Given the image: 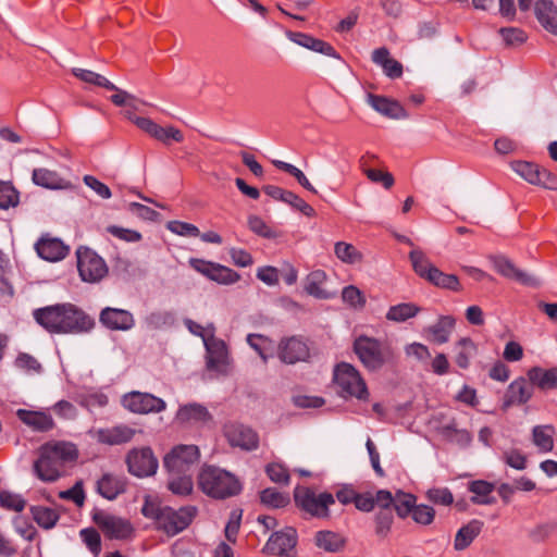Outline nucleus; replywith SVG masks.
<instances>
[{
    "label": "nucleus",
    "mask_w": 557,
    "mask_h": 557,
    "mask_svg": "<svg viewBox=\"0 0 557 557\" xmlns=\"http://www.w3.org/2000/svg\"><path fill=\"white\" fill-rule=\"evenodd\" d=\"M33 317L46 331L55 334L84 333L95 325L92 318L70 302L36 309Z\"/></svg>",
    "instance_id": "1"
},
{
    "label": "nucleus",
    "mask_w": 557,
    "mask_h": 557,
    "mask_svg": "<svg viewBox=\"0 0 557 557\" xmlns=\"http://www.w3.org/2000/svg\"><path fill=\"white\" fill-rule=\"evenodd\" d=\"M78 458V448L66 441H51L39 448L38 459L34 462V472L44 482H55Z\"/></svg>",
    "instance_id": "2"
},
{
    "label": "nucleus",
    "mask_w": 557,
    "mask_h": 557,
    "mask_svg": "<svg viewBox=\"0 0 557 557\" xmlns=\"http://www.w3.org/2000/svg\"><path fill=\"white\" fill-rule=\"evenodd\" d=\"M141 513L152 519L157 529L163 531L170 536L176 535L185 530L193 521L196 515V508L193 506L181 507L174 509L169 506H161L160 504L146 499L141 508Z\"/></svg>",
    "instance_id": "3"
},
{
    "label": "nucleus",
    "mask_w": 557,
    "mask_h": 557,
    "mask_svg": "<svg viewBox=\"0 0 557 557\" xmlns=\"http://www.w3.org/2000/svg\"><path fill=\"white\" fill-rule=\"evenodd\" d=\"M198 484L205 494L218 499L232 497L242 491V484L234 474L213 466L202 468Z\"/></svg>",
    "instance_id": "4"
},
{
    "label": "nucleus",
    "mask_w": 557,
    "mask_h": 557,
    "mask_svg": "<svg viewBox=\"0 0 557 557\" xmlns=\"http://www.w3.org/2000/svg\"><path fill=\"white\" fill-rule=\"evenodd\" d=\"M354 351L361 363L371 371L381 369L394 357L393 349L387 343L366 335H360L355 339Z\"/></svg>",
    "instance_id": "5"
},
{
    "label": "nucleus",
    "mask_w": 557,
    "mask_h": 557,
    "mask_svg": "<svg viewBox=\"0 0 557 557\" xmlns=\"http://www.w3.org/2000/svg\"><path fill=\"white\" fill-rule=\"evenodd\" d=\"M414 272L431 284L450 290H459L460 283L456 275L446 274L437 269L420 249H413L409 253Z\"/></svg>",
    "instance_id": "6"
},
{
    "label": "nucleus",
    "mask_w": 557,
    "mask_h": 557,
    "mask_svg": "<svg viewBox=\"0 0 557 557\" xmlns=\"http://www.w3.org/2000/svg\"><path fill=\"white\" fill-rule=\"evenodd\" d=\"M296 505L305 512L324 518L329 516V507L335 503L331 493L323 492L317 494L313 490L306 486H297L294 491Z\"/></svg>",
    "instance_id": "7"
},
{
    "label": "nucleus",
    "mask_w": 557,
    "mask_h": 557,
    "mask_svg": "<svg viewBox=\"0 0 557 557\" xmlns=\"http://www.w3.org/2000/svg\"><path fill=\"white\" fill-rule=\"evenodd\" d=\"M77 269L84 282L97 283L108 274L106 261L89 248L81 247L76 251Z\"/></svg>",
    "instance_id": "8"
},
{
    "label": "nucleus",
    "mask_w": 557,
    "mask_h": 557,
    "mask_svg": "<svg viewBox=\"0 0 557 557\" xmlns=\"http://www.w3.org/2000/svg\"><path fill=\"white\" fill-rule=\"evenodd\" d=\"M334 379L341 391L358 399L368 398V388L358 370L349 363H341L334 371Z\"/></svg>",
    "instance_id": "9"
},
{
    "label": "nucleus",
    "mask_w": 557,
    "mask_h": 557,
    "mask_svg": "<svg viewBox=\"0 0 557 557\" xmlns=\"http://www.w3.org/2000/svg\"><path fill=\"white\" fill-rule=\"evenodd\" d=\"M510 166L528 183L549 190H557V176L547 169L527 161H513Z\"/></svg>",
    "instance_id": "10"
},
{
    "label": "nucleus",
    "mask_w": 557,
    "mask_h": 557,
    "mask_svg": "<svg viewBox=\"0 0 557 557\" xmlns=\"http://www.w3.org/2000/svg\"><path fill=\"white\" fill-rule=\"evenodd\" d=\"M126 465L129 473L137 478L153 475L159 466L158 459L150 447L131 449L126 455Z\"/></svg>",
    "instance_id": "11"
},
{
    "label": "nucleus",
    "mask_w": 557,
    "mask_h": 557,
    "mask_svg": "<svg viewBox=\"0 0 557 557\" xmlns=\"http://www.w3.org/2000/svg\"><path fill=\"white\" fill-rule=\"evenodd\" d=\"M200 456L199 448L196 445H177L169 451L163 463L169 473H183L189 470V467L198 461Z\"/></svg>",
    "instance_id": "12"
},
{
    "label": "nucleus",
    "mask_w": 557,
    "mask_h": 557,
    "mask_svg": "<svg viewBox=\"0 0 557 557\" xmlns=\"http://www.w3.org/2000/svg\"><path fill=\"white\" fill-rule=\"evenodd\" d=\"M188 263L196 272L219 284L230 285L240 278L236 271L220 263L199 258H190Z\"/></svg>",
    "instance_id": "13"
},
{
    "label": "nucleus",
    "mask_w": 557,
    "mask_h": 557,
    "mask_svg": "<svg viewBox=\"0 0 557 557\" xmlns=\"http://www.w3.org/2000/svg\"><path fill=\"white\" fill-rule=\"evenodd\" d=\"M122 405L131 412L140 414L158 413L166 409V404L163 399L152 394L140 392H131L124 395Z\"/></svg>",
    "instance_id": "14"
},
{
    "label": "nucleus",
    "mask_w": 557,
    "mask_h": 557,
    "mask_svg": "<svg viewBox=\"0 0 557 557\" xmlns=\"http://www.w3.org/2000/svg\"><path fill=\"white\" fill-rule=\"evenodd\" d=\"M94 520L103 534L111 540H127L134 534L132 523L124 518L99 512L94 516Z\"/></svg>",
    "instance_id": "15"
},
{
    "label": "nucleus",
    "mask_w": 557,
    "mask_h": 557,
    "mask_svg": "<svg viewBox=\"0 0 557 557\" xmlns=\"http://www.w3.org/2000/svg\"><path fill=\"white\" fill-rule=\"evenodd\" d=\"M133 122L141 131L164 145H170L171 141L182 143L184 140L183 133L174 126L162 127L151 119L140 116L134 117Z\"/></svg>",
    "instance_id": "16"
},
{
    "label": "nucleus",
    "mask_w": 557,
    "mask_h": 557,
    "mask_svg": "<svg viewBox=\"0 0 557 557\" xmlns=\"http://www.w3.org/2000/svg\"><path fill=\"white\" fill-rule=\"evenodd\" d=\"M203 344L207 350L208 369L219 373H225L230 362L226 344L212 334H210L208 338H205Z\"/></svg>",
    "instance_id": "17"
},
{
    "label": "nucleus",
    "mask_w": 557,
    "mask_h": 557,
    "mask_svg": "<svg viewBox=\"0 0 557 557\" xmlns=\"http://www.w3.org/2000/svg\"><path fill=\"white\" fill-rule=\"evenodd\" d=\"M224 435L233 447L245 450L256 449L259 445L257 433L248 426L238 423H228L224 426Z\"/></svg>",
    "instance_id": "18"
},
{
    "label": "nucleus",
    "mask_w": 557,
    "mask_h": 557,
    "mask_svg": "<svg viewBox=\"0 0 557 557\" xmlns=\"http://www.w3.org/2000/svg\"><path fill=\"white\" fill-rule=\"evenodd\" d=\"M212 420L208 409L198 403L185 404L178 407L174 421L180 425H203Z\"/></svg>",
    "instance_id": "19"
},
{
    "label": "nucleus",
    "mask_w": 557,
    "mask_h": 557,
    "mask_svg": "<svg viewBox=\"0 0 557 557\" xmlns=\"http://www.w3.org/2000/svg\"><path fill=\"white\" fill-rule=\"evenodd\" d=\"M297 544V532L294 528L273 533L263 550L271 555H288Z\"/></svg>",
    "instance_id": "20"
},
{
    "label": "nucleus",
    "mask_w": 557,
    "mask_h": 557,
    "mask_svg": "<svg viewBox=\"0 0 557 557\" xmlns=\"http://www.w3.org/2000/svg\"><path fill=\"white\" fill-rule=\"evenodd\" d=\"M277 354L281 361L294 364L308 359L309 348L304 341L297 337H289L281 341Z\"/></svg>",
    "instance_id": "21"
},
{
    "label": "nucleus",
    "mask_w": 557,
    "mask_h": 557,
    "mask_svg": "<svg viewBox=\"0 0 557 557\" xmlns=\"http://www.w3.org/2000/svg\"><path fill=\"white\" fill-rule=\"evenodd\" d=\"M100 322L114 331H128L135 325L133 314L123 309L107 307L100 312Z\"/></svg>",
    "instance_id": "22"
},
{
    "label": "nucleus",
    "mask_w": 557,
    "mask_h": 557,
    "mask_svg": "<svg viewBox=\"0 0 557 557\" xmlns=\"http://www.w3.org/2000/svg\"><path fill=\"white\" fill-rule=\"evenodd\" d=\"M532 397V388L524 377H518L512 381L503 398L502 409L508 410L515 405H523Z\"/></svg>",
    "instance_id": "23"
},
{
    "label": "nucleus",
    "mask_w": 557,
    "mask_h": 557,
    "mask_svg": "<svg viewBox=\"0 0 557 557\" xmlns=\"http://www.w3.org/2000/svg\"><path fill=\"white\" fill-rule=\"evenodd\" d=\"M137 433H141L131 425L119 424L108 429H100L97 438L102 444L121 445L131 442Z\"/></svg>",
    "instance_id": "24"
},
{
    "label": "nucleus",
    "mask_w": 557,
    "mask_h": 557,
    "mask_svg": "<svg viewBox=\"0 0 557 557\" xmlns=\"http://www.w3.org/2000/svg\"><path fill=\"white\" fill-rule=\"evenodd\" d=\"M393 503V495L389 491L379 490L375 493L370 491L358 493L355 507L363 512H370L375 506L379 508L391 507Z\"/></svg>",
    "instance_id": "25"
},
{
    "label": "nucleus",
    "mask_w": 557,
    "mask_h": 557,
    "mask_svg": "<svg viewBox=\"0 0 557 557\" xmlns=\"http://www.w3.org/2000/svg\"><path fill=\"white\" fill-rule=\"evenodd\" d=\"M368 103L376 112L389 119L401 120L409 116L408 112L398 101L383 96L370 94L368 96Z\"/></svg>",
    "instance_id": "26"
},
{
    "label": "nucleus",
    "mask_w": 557,
    "mask_h": 557,
    "mask_svg": "<svg viewBox=\"0 0 557 557\" xmlns=\"http://www.w3.org/2000/svg\"><path fill=\"white\" fill-rule=\"evenodd\" d=\"M37 253L47 261H59L66 257L69 247L59 238L41 237L36 244Z\"/></svg>",
    "instance_id": "27"
},
{
    "label": "nucleus",
    "mask_w": 557,
    "mask_h": 557,
    "mask_svg": "<svg viewBox=\"0 0 557 557\" xmlns=\"http://www.w3.org/2000/svg\"><path fill=\"white\" fill-rule=\"evenodd\" d=\"M16 416L23 423L37 432H48L54 428L52 417L45 411L18 409Z\"/></svg>",
    "instance_id": "28"
},
{
    "label": "nucleus",
    "mask_w": 557,
    "mask_h": 557,
    "mask_svg": "<svg viewBox=\"0 0 557 557\" xmlns=\"http://www.w3.org/2000/svg\"><path fill=\"white\" fill-rule=\"evenodd\" d=\"M534 13L539 23L553 35H557V7L550 0H537Z\"/></svg>",
    "instance_id": "29"
},
{
    "label": "nucleus",
    "mask_w": 557,
    "mask_h": 557,
    "mask_svg": "<svg viewBox=\"0 0 557 557\" xmlns=\"http://www.w3.org/2000/svg\"><path fill=\"white\" fill-rule=\"evenodd\" d=\"M494 268L499 274L508 278L516 280L524 285L537 286L540 284V280L537 277L517 269L515 264L505 258L495 259Z\"/></svg>",
    "instance_id": "30"
},
{
    "label": "nucleus",
    "mask_w": 557,
    "mask_h": 557,
    "mask_svg": "<svg viewBox=\"0 0 557 557\" xmlns=\"http://www.w3.org/2000/svg\"><path fill=\"white\" fill-rule=\"evenodd\" d=\"M372 61L380 65L389 78H399L403 75L401 63L392 58L389 51L384 47L372 52Z\"/></svg>",
    "instance_id": "31"
},
{
    "label": "nucleus",
    "mask_w": 557,
    "mask_h": 557,
    "mask_svg": "<svg viewBox=\"0 0 557 557\" xmlns=\"http://www.w3.org/2000/svg\"><path fill=\"white\" fill-rule=\"evenodd\" d=\"M454 361L460 369H468L478 354V346L470 337H462L454 346Z\"/></svg>",
    "instance_id": "32"
},
{
    "label": "nucleus",
    "mask_w": 557,
    "mask_h": 557,
    "mask_svg": "<svg viewBox=\"0 0 557 557\" xmlns=\"http://www.w3.org/2000/svg\"><path fill=\"white\" fill-rule=\"evenodd\" d=\"M482 528L483 522L475 519L461 527L455 535L454 548L458 552L468 548L481 533Z\"/></svg>",
    "instance_id": "33"
},
{
    "label": "nucleus",
    "mask_w": 557,
    "mask_h": 557,
    "mask_svg": "<svg viewBox=\"0 0 557 557\" xmlns=\"http://www.w3.org/2000/svg\"><path fill=\"white\" fill-rule=\"evenodd\" d=\"M327 275L323 270H314L306 277L305 290L319 299H330L334 296L333 293L324 288Z\"/></svg>",
    "instance_id": "34"
},
{
    "label": "nucleus",
    "mask_w": 557,
    "mask_h": 557,
    "mask_svg": "<svg viewBox=\"0 0 557 557\" xmlns=\"http://www.w3.org/2000/svg\"><path fill=\"white\" fill-rule=\"evenodd\" d=\"M455 323L456 321L453 317L442 315L436 323L428 327V338L436 344L447 343L455 327Z\"/></svg>",
    "instance_id": "35"
},
{
    "label": "nucleus",
    "mask_w": 557,
    "mask_h": 557,
    "mask_svg": "<svg viewBox=\"0 0 557 557\" xmlns=\"http://www.w3.org/2000/svg\"><path fill=\"white\" fill-rule=\"evenodd\" d=\"M33 182L50 189H66L71 186L70 182L62 178L57 172L44 168L33 171Z\"/></svg>",
    "instance_id": "36"
},
{
    "label": "nucleus",
    "mask_w": 557,
    "mask_h": 557,
    "mask_svg": "<svg viewBox=\"0 0 557 557\" xmlns=\"http://www.w3.org/2000/svg\"><path fill=\"white\" fill-rule=\"evenodd\" d=\"M529 381L541 389L557 388V368L545 370L533 367L528 371Z\"/></svg>",
    "instance_id": "37"
},
{
    "label": "nucleus",
    "mask_w": 557,
    "mask_h": 557,
    "mask_svg": "<svg viewBox=\"0 0 557 557\" xmlns=\"http://www.w3.org/2000/svg\"><path fill=\"white\" fill-rule=\"evenodd\" d=\"M124 481L112 474H103L97 482V492L109 500L115 499L120 494L124 493Z\"/></svg>",
    "instance_id": "38"
},
{
    "label": "nucleus",
    "mask_w": 557,
    "mask_h": 557,
    "mask_svg": "<svg viewBox=\"0 0 557 557\" xmlns=\"http://www.w3.org/2000/svg\"><path fill=\"white\" fill-rule=\"evenodd\" d=\"M289 38L295 44L307 49H310L312 51L320 52L329 57H336V51L334 50V48L323 40L313 38L302 33H290Z\"/></svg>",
    "instance_id": "39"
},
{
    "label": "nucleus",
    "mask_w": 557,
    "mask_h": 557,
    "mask_svg": "<svg viewBox=\"0 0 557 557\" xmlns=\"http://www.w3.org/2000/svg\"><path fill=\"white\" fill-rule=\"evenodd\" d=\"M555 429L550 424L536 425L532 430L533 444L542 453H549L554 448Z\"/></svg>",
    "instance_id": "40"
},
{
    "label": "nucleus",
    "mask_w": 557,
    "mask_h": 557,
    "mask_svg": "<svg viewBox=\"0 0 557 557\" xmlns=\"http://www.w3.org/2000/svg\"><path fill=\"white\" fill-rule=\"evenodd\" d=\"M420 311L421 308L413 302H401L389 307L385 317L388 321L401 323L414 318Z\"/></svg>",
    "instance_id": "41"
},
{
    "label": "nucleus",
    "mask_w": 557,
    "mask_h": 557,
    "mask_svg": "<svg viewBox=\"0 0 557 557\" xmlns=\"http://www.w3.org/2000/svg\"><path fill=\"white\" fill-rule=\"evenodd\" d=\"M30 513L36 523L46 530L52 529L60 518L57 509L45 506L30 507Z\"/></svg>",
    "instance_id": "42"
},
{
    "label": "nucleus",
    "mask_w": 557,
    "mask_h": 557,
    "mask_svg": "<svg viewBox=\"0 0 557 557\" xmlns=\"http://www.w3.org/2000/svg\"><path fill=\"white\" fill-rule=\"evenodd\" d=\"M469 491L474 494V496L471 497V502L474 504L490 505L494 503V498L491 497L494 485L487 481H472L469 484Z\"/></svg>",
    "instance_id": "43"
},
{
    "label": "nucleus",
    "mask_w": 557,
    "mask_h": 557,
    "mask_svg": "<svg viewBox=\"0 0 557 557\" xmlns=\"http://www.w3.org/2000/svg\"><path fill=\"white\" fill-rule=\"evenodd\" d=\"M168 488L175 495L187 496L193 492V480L187 472L169 473Z\"/></svg>",
    "instance_id": "44"
},
{
    "label": "nucleus",
    "mask_w": 557,
    "mask_h": 557,
    "mask_svg": "<svg viewBox=\"0 0 557 557\" xmlns=\"http://www.w3.org/2000/svg\"><path fill=\"white\" fill-rule=\"evenodd\" d=\"M335 256L344 263L356 264L362 261V253L351 244L337 242L334 246Z\"/></svg>",
    "instance_id": "45"
},
{
    "label": "nucleus",
    "mask_w": 557,
    "mask_h": 557,
    "mask_svg": "<svg viewBox=\"0 0 557 557\" xmlns=\"http://www.w3.org/2000/svg\"><path fill=\"white\" fill-rule=\"evenodd\" d=\"M315 544L326 552H337L344 546V539L331 531H320L315 534Z\"/></svg>",
    "instance_id": "46"
},
{
    "label": "nucleus",
    "mask_w": 557,
    "mask_h": 557,
    "mask_svg": "<svg viewBox=\"0 0 557 557\" xmlns=\"http://www.w3.org/2000/svg\"><path fill=\"white\" fill-rule=\"evenodd\" d=\"M73 74L86 84L100 86L106 89H116V86L113 83H111L108 78L92 71L84 69H74Z\"/></svg>",
    "instance_id": "47"
},
{
    "label": "nucleus",
    "mask_w": 557,
    "mask_h": 557,
    "mask_svg": "<svg viewBox=\"0 0 557 557\" xmlns=\"http://www.w3.org/2000/svg\"><path fill=\"white\" fill-rule=\"evenodd\" d=\"M397 515L400 518L408 517L416 506V497L411 494L397 492L395 496H393V503Z\"/></svg>",
    "instance_id": "48"
},
{
    "label": "nucleus",
    "mask_w": 557,
    "mask_h": 557,
    "mask_svg": "<svg viewBox=\"0 0 557 557\" xmlns=\"http://www.w3.org/2000/svg\"><path fill=\"white\" fill-rule=\"evenodd\" d=\"M273 164L290 174L292 176H294L297 182L304 187L306 188L307 190L313 193V194H317V189L312 186V184L309 182V180L307 178V176L304 174V172L301 170H299L298 168H296L295 165L290 164V163H287V162H284V161H280V160H275L273 161Z\"/></svg>",
    "instance_id": "49"
},
{
    "label": "nucleus",
    "mask_w": 557,
    "mask_h": 557,
    "mask_svg": "<svg viewBox=\"0 0 557 557\" xmlns=\"http://www.w3.org/2000/svg\"><path fill=\"white\" fill-rule=\"evenodd\" d=\"M247 343L259 354L262 360L267 362L270 357L268 352L273 349L272 341L259 334H249L247 336Z\"/></svg>",
    "instance_id": "50"
},
{
    "label": "nucleus",
    "mask_w": 557,
    "mask_h": 557,
    "mask_svg": "<svg viewBox=\"0 0 557 557\" xmlns=\"http://www.w3.org/2000/svg\"><path fill=\"white\" fill-rule=\"evenodd\" d=\"M261 503L273 507V508H282L286 506L289 502V498L286 494L278 492L276 488H265L260 494Z\"/></svg>",
    "instance_id": "51"
},
{
    "label": "nucleus",
    "mask_w": 557,
    "mask_h": 557,
    "mask_svg": "<svg viewBox=\"0 0 557 557\" xmlns=\"http://www.w3.org/2000/svg\"><path fill=\"white\" fill-rule=\"evenodd\" d=\"M393 519L391 507L380 508L374 517L375 533L379 536H386L391 530Z\"/></svg>",
    "instance_id": "52"
},
{
    "label": "nucleus",
    "mask_w": 557,
    "mask_h": 557,
    "mask_svg": "<svg viewBox=\"0 0 557 557\" xmlns=\"http://www.w3.org/2000/svg\"><path fill=\"white\" fill-rule=\"evenodd\" d=\"M342 299L345 304L355 309H361L366 305V297L363 293L354 285L344 287L342 292Z\"/></svg>",
    "instance_id": "53"
},
{
    "label": "nucleus",
    "mask_w": 557,
    "mask_h": 557,
    "mask_svg": "<svg viewBox=\"0 0 557 557\" xmlns=\"http://www.w3.org/2000/svg\"><path fill=\"white\" fill-rule=\"evenodd\" d=\"M18 203L17 190L7 182H0V208L9 209Z\"/></svg>",
    "instance_id": "54"
},
{
    "label": "nucleus",
    "mask_w": 557,
    "mask_h": 557,
    "mask_svg": "<svg viewBox=\"0 0 557 557\" xmlns=\"http://www.w3.org/2000/svg\"><path fill=\"white\" fill-rule=\"evenodd\" d=\"M248 226L250 231L264 238H275L276 233L269 226L265 221L258 215H250L248 218Z\"/></svg>",
    "instance_id": "55"
},
{
    "label": "nucleus",
    "mask_w": 557,
    "mask_h": 557,
    "mask_svg": "<svg viewBox=\"0 0 557 557\" xmlns=\"http://www.w3.org/2000/svg\"><path fill=\"white\" fill-rule=\"evenodd\" d=\"M166 227L170 232L180 236L198 237L200 235L199 228L187 222L171 221L168 223Z\"/></svg>",
    "instance_id": "56"
},
{
    "label": "nucleus",
    "mask_w": 557,
    "mask_h": 557,
    "mask_svg": "<svg viewBox=\"0 0 557 557\" xmlns=\"http://www.w3.org/2000/svg\"><path fill=\"white\" fill-rule=\"evenodd\" d=\"M0 505L5 509L21 512L25 508L26 502L17 494L3 491L0 493Z\"/></svg>",
    "instance_id": "57"
},
{
    "label": "nucleus",
    "mask_w": 557,
    "mask_h": 557,
    "mask_svg": "<svg viewBox=\"0 0 557 557\" xmlns=\"http://www.w3.org/2000/svg\"><path fill=\"white\" fill-rule=\"evenodd\" d=\"M426 497L430 502L442 506H449L454 502V496L447 487L430 488L426 492Z\"/></svg>",
    "instance_id": "58"
},
{
    "label": "nucleus",
    "mask_w": 557,
    "mask_h": 557,
    "mask_svg": "<svg viewBox=\"0 0 557 557\" xmlns=\"http://www.w3.org/2000/svg\"><path fill=\"white\" fill-rule=\"evenodd\" d=\"M112 90L115 91V94H113L110 99L116 107H129L137 110L138 104L141 103V101H139L134 95H131L125 90L117 87Z\"/></svg>",
    "instance_id": "59"
},
{
    "label": "nucleus",
    "mask_w": 557,
    "mask_h": 557,
    "mask_svg": "<svg viewBox=\"0 0 557 557\" xmlns=\"http://www.w3.org/2000/svg\"><path fill=\"white\" fill-rule=\"evenodd\" d=\"M363 173L371 182L382 184L386 189H389L394 185V177L387 171L363 168Z\"/></svg>",
    "instance_id": "60"
},
{
    "label": "nucleus",
    "mask_w": 557,
    "mask_h": 557,
    "mask_svg": "<svg viewBox=\"0 0 557 557\" xmlns=\"http://www.w3.org/2000/svg\"><path fill=\"white\" fill-rule=\"evenodd\" d=\"M15 367L26 373H39L41 371V364L28 354H20L15 359Z\"/></svg>",
    "instance_id": "61"
},
{
    "label": "nucleus",
    "mask_w": 557,
    "mask_h": 557,
    "mask_svg": "<svg viewBox=\"0 0 557 557\" xmlns=\"http://www.w3.org/2000/svg\"><path fill=\"white\" fill-rule=\"evenodd\" d=\"M411 517L414 522L423 525L431 524L435 517V511L428 505H416L411 511Z\"/></svg>",
    "instance_id": "62"
},
{
    "label": "nucleus",
    "mask_w": 557,
    "mask_h": 557,
    "mask_svg": "<svg viewBox=\"0 0 557 557\" xmlns=\"http://www.w3.org/2000/svg\"><path fill=\"white\" fill-rule=\"evenodd\" d=\"M499 35L507 46L521 45L527 39L524 32L515 27L500 28Z\"/></svg>",
    "instance_id": "63"
},
{
    "label": "nucleus",
    "mask_w": 557,
    "mask_h": 557,
    "mask_svg": "<svg viewBox=\"0 0 557 557\" xmlns=\"http://www.w3.org/2000/svg\"><path fill=\"white\" fill-rule=\"evenodd\" d=\"M265 472L270 480L275 483L287 484L289 482V473L282 463L273 462L268 465Z\"/></svg>",
    "instance_id": "64"
}]
</instances>
